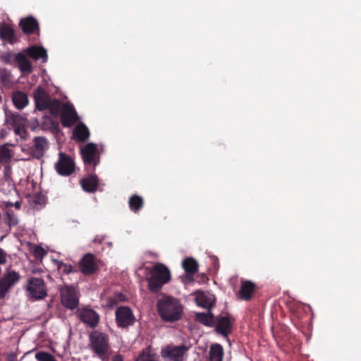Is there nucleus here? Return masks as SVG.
Returning a JSON list of instances; mask_svg holds the SVG:
<instances>
[{
    "mask_svg": "<svg viewBox=\"0 0 361 361\" xmlns=\"http://www.w3.org/2000/svg\"><path fill=\"white\" fill-rule=\"evenodd\" d=\"M25 123L26 118L18 113H14L10 110L5 109V124L8 128L25 126Z\"/></svg>",
    "mask_w": 361,
    "mask_h": 361,
    "instance_id": "nucleus-15",
    "label": "nucleus"
},
{
    "mask_svg": "<svg viewBox=\"0 0 361 361\" xmlns=\"http://www.w3.org/2000/svg\"><path fill=\"white\" fill-rule=\"evenodd\" d=\"M224 356V349L221 344L214 343L209 348V361H222Z\"/></svg>",
    "mask_w": 361,
    "mask_h": 361,
    "instance_id": "nucleus-28",
    "label": "nucleus"
},
{
    "mask_svg": "<svg viewBox=\"0 0 361 361\" xmlns=\"http://www.w3.org/2000/svg\"><path fill=\"white\" fill-rule=\"evenodd\" d=\"M13 154L11 150L8 149L6 145H0V164H10Z\"/></svg>",
    "mask_w": 361,
    "mask_h": 361,
    "instance_id": "nucleus-31",
    "label": "nucleus"
},
{
    "mask_svg": "<svg viewBox=\"0 0 361 361\" xmlns=\"http://www.w3.org/2000/svg\"><path fill=\"white\" fill-rule=\"evenodd\" d=\"M90 136L87 126L82 122H78L73 130L71 139L80 143L86 142Z\"/></svg>",
    "mask_w": 361,
    "mask_h": 361,
    "instance_id": "nucleus-14",
    "label": "nucleus"
},
{
    "mask_svg": "<svg viewBox=\"0 0 361 361\" xmlns=\"http://www.w3.org/2000/svg\"><path fill=\"white\" fill-rule=\"evenodd\" d=\"M6 224L10 227H13L18 225V219L16 214L12 209H8L6 213Z\"/></svg>",
    "mask_w": 361,
    "mask_h": 361,
    "instance_id": "nucleus-33",
    "label": "nucleus"
},
{
    "mask_svg": "<svg viewBox=\"0 0 361 361\" xmlns=\"http://www.w3.org/2000/svg\"><path fill=\"white\" fill-rule=\"evenodd\" d=\"M97 262V259L93 254H85L79 262L80 271L86 276L96 273L99 269Z\"/></svg>",
    "mask_w": 361,
    "mask_h": 361,
    "instance_id": "nucleus-11",
    "label": "nucleus"
},
{
    "mask_svg": "<svg viewBox=\"0 0 361 361\" xmlns=\"http://www.w3.org/2000/svg\"><path fill=\"white\" fill-rule=\"evenodd\" d=\"M111 361H123V357L121 354H117L113 357Z\"/></svg>",
    "mask_w": 361,
    "mask_h": 361,
    "instance_id": "nucleus-45",
    "label": "nucleus"
},
{
    "mask_svg": "<svg viewBox=\"0 0 361 361\" xmlns=\"http://www.w3.org/2000/svg\"><path fill=\"white\" fill-rule=\"evenodd\" d=\"M150 276L147 279L149 289L158 292L162 286L171 280L169 269L161 263L155 264L149 271Z\"/></svg>",
    "mask_w": 361,
    "mask_h": 361,
    "instance_id": "nucleus-3",
    "label": "nucleus"
},
{
    "mask_svg": "<svg viewBox=\"0 0 361 361\" xmlns=\"http://www.w3.org/2000/svg\"><path fill=\"white\" fill-rule=\"evenodd\" d=\"M16 65L22 73L29 75L32 73L33 66L24 51L18 53Z\"/></svg>",
    "mask_w": 361,
    "mask_h": 361,
    "instance_id": "nucleus-21",
    "label": "nucleus"
},
{
    "mask_svg": "<svg viewBox=\"0 0 361 361\" xmlns=\"http://www.w3.org/2000/svg\"><path fill=\"white\" fill-rule=\"evenodd\" d=\"M128 205L130 209L136 213L142 209L144 207V200L138 195H133L130 197L128 200Z\"/></svg>",
    "mask_w": 361,
    "mask_h": 361,
    "instance_id": "nucleus-29",
    "label": "nucleus"
},
{
    "mask_svg": "<svg viewBox=\"0 0 361 361\" xmlns=\"http://www.w3.org/2000/svg\"><path fill=\"white\" fill-rule=\"evenodd\" d=\"M13 205L18 209H19L20 208V202H16Z\"/></svg>",
    "mask_w": 361,
    "mask_h": 361,
    "instance_id": "nucleus-47",
    "label": "nucleus"
},
{
    "mask_svg": "<svg viewBox=\"0 0 361 361\" xmlns=\"http://www.w3.org/2000/svg\"><path fill=\"white\" fill-rule=\"evenodd\" d=\"M26 291L27 296L34 300H42L47 295L45 283L42 278H29Z\"/></svg>",
    "mask_w": 361,
    "mask_h": 361,
    "instance_id": "nucleus-7",
    "label": "nucleus"
},
{
    "mask_svg": "<svg viewBox=\"0 0 361 361\" xmlns=\"http://www.w3.org/2000/svg\"><path fill=\"white\" fill-rule=\"evenodd\" d=\"M157 311L160 317L165 322H173L182 316V306L178 300L166 296L158 300Z\"/></svg>",
    "mask_w": 361,
    "mask_h": 361,
    "instance_id": "nucleus-2",
    "label": "nucleus"
},
{
    "mask_svg": "<svg viewBox=\"0 0 361 361\" xmlns=\"http://www.w3.org/2000/svg\"><path fill=\"white\" fill-rule=\"evenodd\" d=\"M80 296L78 288L73 286H69V310H73L78 307Z\"/></svg>",
    "mask_w": 361,
    "mask_h": 361,
    "instance_id": "nucleus-30",
    "label": "nucleus"
},
{
    "mask_svg": "<svg viewBox=\"0 0 361 361\" xmlns=\"http://www.w3.org/2000/svg\"><path fill=\"white\" fill-rule=\"evenodd\" d=\"M182 267L188 275L189 280H192V275L197 272L199 264L192 257H186L183 260Z\"/></svg>",
    "mask_w": 361,
    "mask_h": 361,
    "instance_id": "nucleus-22",
    "label": "nucleus"
},
{
    "mask_svg": "<svg viewBox=\"0 0 361 361\" xmlns=\"http://www.w3.org/2000/svg\"><path fill=\"white\" fill-rule=\"evenodd\" d=\"M215 317L211 310L207 312H196L195 320L204 326L213 327L214 326Z\"/></svg>",
    "mask_w": 361,
    "mask_h": 361,
    "instance_id": "nucleus-23",
    "label": "nucleus"
},
{
    "mask_svg": "<svg viewBox=\"0 0 361 361\" xmlns=\"http://www.w3.org/2000/svg\"><path fill=\"white\" fill-rule=\"evenodd\" d=\"M41 124L43 129H56L59 127L58 123L49 116H43Z\"/></svg>",
    "mask_w": 361,
    "mask_h": 361,
    "instance_id": "nucleus-34",
    "label": "nucleus"
},
{
    "mask_svg": "<svg viewBox=\"0 0 361 361\" xmlns=\"http://www.w3.org/2000/svg\"><path fill=\"white\" fill-rule=\"evenodd\" d=\"M48 148V142L44 137H35L34 139V146L32 149V156L34 158L40 159Z\"/></svg>",
    "mask_w": 361,
    "mask_h": 361,
    "instance_id": "nucleus-17",
    "label": "nucleus"
},
{
    "mask_svg": "<svg viewBox=\"0 0 361 361\" xmlns=\"http://www.w3.org/2000/svg\"><path fill=\"white\" fill-rule=\"evenodd\" d=\"M4 179L7 184L6 188L4 187V184L0 186V190L4 193L10 192L14 188V184L12 179V169L9 164H4Z\"/></svg>",
    "mask_w": 361,
    "mask_h": 361,
    "instance_id": "nucleus-24",
    "label": "nucleus"
},
{
    "mask_svg": "<svg viewBox=\"0 0 361 361\" xmlns=\"http://www.w3.org/2000/svg\"><path fill=\"white\" fill-rule=\"evenodd\" d=\"M20 279L18 272L11 270L4 274L0 279V300L4 299L10 289Z\"/></svg>",
    "mask_w": 361,
    "mask_h": 361,
    "instance_id": "nucleus-9",
    "label": "nucleus"
},
{
    "mask_svg": "<svg viewBox=\"0 0 361 361\" xmlns=\"http://www.w3.org/2000/svg\"><path fill=\"white\" fill-rule=\"evenodd\" d=\"M13 129L16 135H19L22 139L25 137L27 131L25 129V126H18Z\"/></svg>",
    "mask_w": 361,
    "mask_h": 361,
    "instance_id": "nucleus-40",
    "label": "nucleus"
},
{
    "mask_svg": "<svg viewBox=\"0 0 361 361\" xmlns=\"http://www.w3.org/2000/svg\"><path fill=\"white\" fill-rule=\"evenodd\" d=\"M3 184H4V187H5V188H6L7 184H6V183L5 182V179H4V178L1 180V183H0V186H1V185H3Z\"/></svg>",
    "mask_w": 361,
    "mask_h": 361,
    "instance_id": "nucleus-48",
    "label": "nucleus"
},
{
    "mask_svg": "<svg viewBox=\"0 0 361 361\" xmlns=\"http://www.w3.org/2000/svg\"><path fill=\"white\" fill-rule=\"evenodd\" d=\"M19 25L22 31L25 34L31 35L39 31L38 22L32 16L22 19L20 21Z\"/></svg>",
    "mask_w": 361,
    "mask_h": 361,
    "instance_id": "nucleus-20",
    "label": "nucleus"
},
{
    "mask_svg": "<svg viewBox=\"0 0 361 361\" xmlns=\"http://www.w3.org/2000/svg\"><path fill=\"white\" fill-rule=\"evenodd\" d=\"M234 322V318L227 313L224 315H218L217 317H215L214 319V326L215 331L217 334H221L222 336L228 338V335L232 332Z\"/></svg>",
    "mask_w": 361,
    "mask_h": 361,
    "instance_id": "nucleus-8",
    "label": "nucleus"
},
{
    "mask_svg": "<svg viewBox=\"0 0 361 361\" xmlns=\"http://www.w3.org/2000/svg\"><path fill=\"white\" fill-rule=\"evenodd\" d=\"M46 254L45 250L40 246H36L33 250V255L37 259L43 257Z\"/></svg>",
    "mask_w": 361,
    "mask_h": 361,
    "instance_id": "nucleus-39",
    "label": "nucleus"
},
{
    "mask_svg": "<svg viewBox=\"0 0 361 361\" xmlns=\"http://www.w3.org/2000/svg\"><path fill=\"white\" fill-rule=\"evenodd\" d=\"M135 361H159L158 356L156 354L151 353L149 348L143 350L142 354L135 360Z\"/></svg>",
    "mask_w": 361,
    "mask_h": 361,
    "instance_id": "nucleus-32",
    "label": "nucleus"
},
{
    "mask_svg": "<svg viewBox=\"0 0 361 361\" xmlns=\"http://www.w3.org/2000/svg\"><path fill=\"white\" fill-rule=\"evenodd\" d=\"M72 269H73V267L71 265H69V269H68L69 273L72 271Z\"/></svg>",
    "mask_w": 361,
    "mask_h": 361,
    "instance_id": "nucleus-49",
    "label": "nucleus"
},
{
    "mask_svg": "<svg viewBox=\"0 0 361 361\" xmlns=\"http://www.w3.org/2000/svg\"><path fill=\"white\" fill-rule=\"evenodd\" d=\"M55 169L59 175L68 176V154L64 152L59 153Z\"/></svg>",
    "mask_w": 361,
    "mask_h": 361,
    "instance_id": "nucleus-26",
    "label": "nucleus"
},
{
    "mask_svg": "<svg viewBox=\"0 0 361 361\" xmlns=\"http://www.w3.org/2000/svg\"><path fill=\"white\" fill-rule=\"evenodd\" d=\"M16 354L13 352L9 353L6 357V361H16Z\"/></svg>",
    "mask_w": 361,
    "mask_h": 361,
    "instance_id": "nucleus-43",
    "label": "nucleus"
},
{
    "mask_svg": "<svg viewBox=\"0 0 361 361\" xmlns=\"http://www.w3.org/2000/svg\"><path fill=\"white\" fill-rule=\"evenodd\" d=\"M80 154L85 169L93 172L100 163V154L97 145L93 142L87 143L80 147Z\"/></svg>",
    "mask_w": 361,
    "mask_h": 361,
    "instance_id": "nucleus-4",
    "label": "nucleus"
},
{
    "mask_svg": "<svg viewBox=\"0 0 361 361\" xmlns=\"http://www.w3.org/2000/svg\"><path fill=\"white\" fill-rule=\"evenodd\" d=\"M74 161L69 157V176L75 171Z\"/></svg>",
    "mask_w": 361,
    "mask_h": 361,
    "instance_id": "nucleus-42",
    "label": "nucleus"
},
{
    "mask_svg": "<svg viewBox=\"0 0 361 361\" xmlns=\"http://www.w3.org/2000/svg\"><path fill=\"white\" fill-rule=\"evenodd\" d=\"M66 290L68 291V286L64 285V288L61 292V302L66 308H68V294L65 293Z\"/></svg>",
    "mask_w": 361,
    "mask_h": 361,
    "instance_id": "nucleus-41",
    "label": "nucleus"
},
{
    "mask_svg": "<svg viewBox=\"0 0 361 361\" xmlns=\"http://www.w3.org/2000/svg\"><path fill=\"white\" fill-rule=\"evenodd\" d=\"M80 183L84 191L93 193L97 191L99 186V178L95 174H90L81 178Z\"/></svg>",
    "mask_w": 361,
    "mask_h": 361,
    "instance_id": "nucleus-19",
    "label": "nucleus"
},
{
    "mask_svg": "<svg viewBox=\"0 0 361 361\" xmlns=\"http://www.w3.org/2000/svg\"><path fill=\"white\" fill-rule=\"evenodd\" d=\"M12 101L18 109H23L29 102L27 95L21 91H17L13 94Z\"/></svg>",
    "mask_w": 361,
    "mask_h": 361,
    "instance_id": "nucleus-27",
    "label": "nucleus"
},
{
    "mask_svg": "<svg viewBox=\"0 0 361 361\" xmlns=\"http://www.w3.org/2000/svg\"><path fill=\"white\" fill-rule=\"evenodd\" d=\"M11 73L6 69L0 70V79L3 83H8L11 82Z\"/></svg>",
    "mask_w": 361,
    "mask_h": 361,
    "instance_id": "nucleus-38",
    "label": "nucleus"
},
{
    "mask_svg": "<svg viewBox=\"0 0 361 361\" xmlns=\"http://www.w3.org/2000/svg\"><path fill=\"white\" fill-rule=\"evenodd\" d=\"M257 289V286L251 281H241L239 290V297L241 300L248 301L251 300L253 293Z\"/></svg>",
    "mask_w": 361,
    "mask_h": 361,
    "instance_id": "nucleus-18",
    "label": "nucleus"
},
{
    "mask_svg": "<svg viewBox=\"0 0 361 361\" xmlns=\"http://www.w3.org/2000/svg\"><path fill=\"white\" fill-rule=\"evenodd\" d=\"M0 37L2 40L13 44L18 42L14 30L8 25L0 27Z\"/></svg>",
    "mask_w": 361,
    "mask_h": 361,
    "instance_id": "nucleus-25",
    "label": "nucleus"
},
{
    "mask_svg": "<svg viewBox=\"0 0 361 361\" xmlns=\"http://www.w3.org/2000/svg\"><path fill=\"white\" fill-rule=\"evenodd\" d=\"M18 53L7 52L2 56V59L5 63L9 65H15L17 63Z\"/></svg>",
    "mask_w": 361,
    "mask_h": 361,
    "instance_id": "nucleus-35",
    "label": "nucleus"
},
{
    "mask_svg": "<svg viewBox=\"0 0 361 361\" xmlns=\"http://www.w3.org/2000/svg\"><path fill=\"white\" fill-rule=\"evenodd\" d=\"M90 347L97 355L104 359L109 349L107 335L98 331H93L90 334Z\"/></svg>",
    "mask_w": 361,
    "mask_h": 361,
    "instance_id": "nucleus-5",
    "label": "nucleus"
},
{
    "mask_svg": "<svg viewBox=\"0 0 361 361\" xmlns=\"http://www.w3.org/2000/svg\"><path fill=\"white\" fill-rule=\"evenodd\" d=\"M35 358L38 361H56L51 354L44 351L37 353L35 354Z\"/></svg>",
    "mask_w": 361,
    "mask_h": 361,
    "instance_id": "nucleus-37",
    "label": "nucleus"
},
{
    "mask_svg": "<svg viewBox=\"0 0 361 361\" xmlns=\"http://www.w3.org/2000/svg\"><path fill=\"white\" fill-rule=\"evenodd\" d=\"M78 314L80 319L90 327H95L99 322V315L92 309L87 307L78 309Z\"/></svg>",
    "mask_w": 361,
    "mask_h": 361,
    "instance_id": "nucleus-12",
    "label": "nucleus"
},
{
    "mask_svg": "<svg viewBox=\"0 0 361 361\" xmlns=\"http://www.w3.org/2000/svg\"><path fill=\"white\" fill-rule=\"evenodd\" d=\"M59 270H63V271L65 273V272H67L68 273V266L66 264H63V263H61L60 264H59Z\"/></svg>",
    "mask_w": 361,
    "mask_h": 361,
    "instance_id": "nucleus-44",
    "label": "nucleus"
},
{
    "mask_svg": "<svg viewBox=\"0 0 361 361\" xmlns=\"http://www.w3.org/2000/svg\"><path fill=\"white\" fill-rule=\"evenodd\" d=\"M195 301L198 306L207 309V310H212V309L215 306L216 298L214 294L210 293L197 291L195 297Z\"/></svg>",
    "mask_w": 361,
    "mask_h": 361,
    "instance_id": "nucleus-13",
    "label": "nucleus"
},
{
    "mask_svg": "<svg viewBox=\"0 0 361 361\" xmlns=\"http://www.w3.org/2000/svg\"><path fill=\"white\" fill-rule=\"evenodd\" d=\"M23 51L27 56H29L35 61L42 59V63H45L47 61V50L42 47L32 45L25 49Z\"/></svg>",
    "mask_w": 361,
    "mask_h": 361,
    "instance_id": "nucleus-16",
    "label": "nucleus"
},
{
    "mask_svg": "<svg viewBox=\"0 0 361 361\" xmlns=\"http://www.w3.org/2000/svg\"><path fill=\"white\" fill-rule=\"evenodd\" d=\"M79 120L80 117L73 104L69 102V128L76 122H80Z\"/></svg>",
    "mask_w": 361,
    "mask_h": 361,
    "instance_id": "nucleus-36",
    "label": "nucleus"
},
{
    "mask_svg": "<svg viewBox=\"0 0 361 361\" xmlns=\"http://www.w3.org/2000/svg\"><path fill=\"white\" fill-rule=\"evenodd\" d=\"M189 348L185 345H168L161 350L164 361H185Z\"/></svg>",
    "mask_w": 361,
    "mask_h": 361,
    "instance_id": "nucleus-6",
    "label": "nucleus"
},
{
    "mask_svg": "<svg viewBox=\"0 0 361 361\" xmlns=\"http://www.w3.org/2000/svg\"><path fill=\"white\" fill-rule=\"evenodd\" d=\"M116 321L119 327L126 328L133 325L135 318L128 307H120L116 310Z\"/></svg>",
    "mask_w": 361,
    "mask_h": 361,
    "instance_id": "nucleus-10",
    "label": "nucleus"
},
{
    "mask_svg": "<svg viewBox=\"0 0 361 361\" xmlns=\"http://www.w3.org/2000/svg\"><path fill=\"white\" fill-rule=\"evenodd\" d=\"M36 109L39 111L49 110L55 118L59 117L62 126L68 128V103L52 99L41 87H37L33 92Z\"/></svg>",
    "mask_w": 361,
    "mask_h": 361,
    "instance_id": "nucleus-1",
    "label": "nucleus"
},
{
    "mask_svg": "<svg viewBox=\"0 0 361 361\" xmlns=\"http://www.w3.org/2000/svg\"><path fill=\"white\" fill-rule=\"evenodd\" d=\"M4 205L7 210H8L11 209V208L13 206V204L11 202H5Z\"/></svg>",
    "mask_w": 361,
    "mask_h": 361,
    "instance_id": "nucleus-46",
    "label": "nucleus"
}]
</instances>
